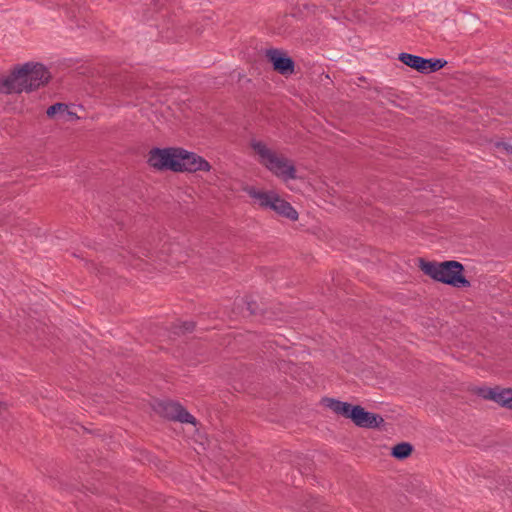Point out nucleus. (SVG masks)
I'll list each match as a JSON object with an SVG mask.
<instances>
[{
    "mask_svg": "<svg viewBox=\"0 0 512 512\" xmlns=\"http://www.w3.org/2000/svg\"><path fill=\"white\" fill-rule=\"evenodd\" d=\"M13 94L32 92L45 85L51 75L48 69L38 62H27L15 66L9 73Z\"/></svg>",
    "mask_w": 512,
    "mask_h": 512,
    "instance_id": "nucleus-1",
    "label": "nucleus"
},
{
    "mask_svg": "<svg viewBox=\"0 0 512 512\" xmlns=\"http://www.w3.org/2000/svg\"><path fill=\"white\" fill-rule=\"evenodd\" d=\"M419 268L434 281L457 288L470 286V282L463 274L464 266L458 261L434 262L419 259Z\"/></svg>",
    "mask_w": 512,
    "mask_h": 512,
    "instance_id": "nucleus-2",
    "label": "nucleus"
},
{
    "mask_svg": "<svg viewBox=\"0 0 512 512\" xmlns=\"http://www.w3.org/2000/svg\"><path fill=\"white\" fill-rule=\"evenodd\" d=\"M163 169H168L173 172H208L211 169V165L203 157L194 152H189L183 148L172 147L162 148V170Z\"/></svg>",
    "mask_w": 512,
    "mask_h": 512,
    "instance_id": "nucleus-3",
    "label": "nucleus"
},
{
    "mask_svg": "<svg viewBox=\"0 0 512 512\" xmlns=\"http://www.w3.org/2000/svg\"><path fill=\"white\" fill-rule=\"evenodd\" d=\"M251 147L258 155L259 163L284 181L295 179L296 168L291 160L270 149L262 141H253Z\"/></svg>",
    "mask_w": 512,
    "mask_h": 512,
    "instance_id": "nucleus-4",
    "label": "nucleus"
},
{
    "mask_svg": "<svg viewBox=\"0 0 512 512\" xmlns=\"http://www.w3.org/2000/svg\"><path fill=\"white\" fill-rule=\"evenodd\" d=\"M162 418L180 423L197 425L196 418L191 415L180 403L174 401L162 402Z\"/></svg>",
    "mask_w": 512,
    "mask_h": 512,
    "instance_id": "nucleus-5",
    "label": "nucleus"
},
{
    "mask_svg": "<svg viewBox=\"0 0 512 512\" xmlns=\"http://www.w3.org/2000/svg\"><path fill=\"white\" fill-rule=\"evenodd\" d=\"M266 57L272 63L273 69L281 75H291L295 70V63L292 58L279 49H269Z\"/></svg>",
    "mask_w": 512,
    "mask_h": 512,
    "instance_id": "nucleus-6",
    "label": "nucleus"
},
{
    "mask_svg": "<svg viewBox=\"0 0 512 512\" xmlns=\"http://www.w3.org/2000/svg\"><path fill=\"white\" fill-rule=\"evenodd\" d=\"M479 395L486 399L494 401L500 406L512 410V388H483L479 390Z\"/></svg>",
    "mask_w": 512,
    "mask_h": 512,
    "instance_id": "nucleus-7",
    "label": "nucleus"
},
{
    "mask_svg": "<svg viewBox=\"0 0 512 512\" xmlns=\"http://www.w3.org/2000/svg\"><path fill=\"white\" fill-rule=\"evenodd\" d=\"M323 401L325 406L335 414L340 415L346 419H350L353 423L357 416L355 414L361 407L360 405H352L348 402H343L334 398H325Z\"/></svg>",
    "mask_w": 512,
    "mask_h": 512,
    "instance_id": "nucleus-8",
    "label": "nucleus"
},
{
    "mask_svg": "<svg viewBox=\"0 0 512 512\" xmlns=\"http://www.w3.org/2000/svg\"><path fill=\"white\" fill-rule=\"evenodd\" d=\"M355 415L357 416L354 424L360 428L375 429L384 424V419L381 415L368 412L362 406Z\"/></svg>",
    "mask_w": 512,
    "mask_h": 512,
    "instance_id": "nucleus-9",
    "label": "nucleus"
},
{
    "mask_svg": "<svg viewBox=\"0 0 512 512\" xmlns=\"http://www.w3.org/2000/svg\"><path fill=\"white\" fill-rule=\"evenodd\" d=\"M270 209L275 211L279 216L285 217L291 221H296L298 219L297 211L289 202L282 199L278 194H276L273 199Z\"/></svg>",
    "mask_w": 512,
    "mask_h": 512,
    "instance_id": "nucleus-10",
    "label": "nucleus"
},
{
    "mask_svg": "<svg viewBox=\"0 0 512 512\" xmlns=\"http://www.w3.org/2000/svg\"><path fill=\"white\" fill-rule=\"evenodd\" d=\"M251 198L257 201L258 205L264 209H270L273 199L276 196L274 191H260L254 187L246 186L243 189Z\"/></svg>",
    "mask_w": 512,
    "mask_h": 512,
    "instance_id": "nucleus-11",
    "label": "nucleus"
},
{
    "mask_svg": "<svg viewBox=\"0 0 512 512\" xmlns=\"http://www.w3.org/2000/svg\"><path fill=\"white\" fill-rule=\"evenodd\" d=\"M399 60L406 66L423 74L424 70H426L425 65L428 63V59L409 53H400Z\"/></svg>",
    "mask_w": 512,
    "mask_h": 512,
    "instance_id": "nucleus-12",
    "label": "nucleus"
},
{
    "mask_svg": "<svg viewBox=\"0 0 512 512\" xmlns=\"http://www.w3.org/2000/svg\"><path fill=\"white\" fill-rule=\"evenodd\" d=\"M412 452L413 446L408 442H402L392 448L391 455L398 460H404L408 458Z\"/></svg>",
    "mask_w": 512,
    "mask_h": 512,
    "instance_id": "nucleus-13",
    "label": "nucleus"
},
{
    "mask_svg": "<svg viewBox=\"0 0 512 512\" xmlns=\"http://www.w3.org/2000/svg\"><path fill=\"white\" fill-rule=\"evenodd\" d=\"M446 64L447 61L444 59H428V63L425 65L426 70H424V74L436 72L443 68Z\"/></svg>",
    "mask_w": 512,
    "mask_h": 512,
    "instance_id": "nucleus-14",
    "label": "nucleus"
},
{
    "mask_svg": "<svg viewBox=\"0 0 512 512\" xmlns=\"http://www.w3.org/2000/svg\"><path fill=\"white\" fill-rule=\"evenodd\" d=\"M147 162L156 171L160 170V148L155 147L150 151Z\"/></svg>",
    "mask_w": 512,
    "mask_h": 512,
    "instance_id": "nucleus-15",
    "label": "nucleus"
},
{
    "mask_svg": "<svg viewBox=\"0 0 512 512\" xmlns=\"http://www.w3.org/2000/svg\"><path fill=\"white\" fill-rule=\"evenodd\" d=\"M10 75L0 76V93L13 94Z\"/></svg>",
    "mask_w": 512,
    "mask_h": 512,
    "instance_id": "nucleus-16",
    "label": "nucleus"
},
{
    "mask_svg": "<svg viewBox=\"0 0 512 512\" xmlns=\"http://www.w3.org/2000/svg\"><path fill=\"white\" fill-rule=\"evenodd\" d=\"M173 29H174V24H172V27H169V26L166 27L165 37L168 41H175L177 39L184 37V35L182 34V29L180 31H178L177 36L173 35V31H172Z\"/></svg>",
    "mask_w": 512,
    "mask_h": 512,
    "instance_id": "nucleus-17",
    "label": "nucleus"
},
{
    "mask_svg": "<svg viewBox=\"0 0 512 512\" xmlns=\"http://www.w3.org/2000/svg\"><path fill=\"white\" fill-rule=\"evenodd\" d=\"M66 106L62 103H56L47 109V115L49 117L55 116L58 112L65 111Z\"/></svg>",
    "mask_w": 512,
    "mask_h": 512,
    "instance_id": "nucleus-18",
    "label": "nucleus"
},
{
    "mask_svg": "<svg viewBox=\"0 0 512 512\" xmlns=\"http://www.w3.org/2000/svg\"><path fill=\"white\" fill-rule=\"evenodd\" d=\"M195 328V324L193 322H185L181 325L180 329L183 333L192 332Z\"/></svg>",
    "mask_w": 512,
    "mask_h": 512,
    "instance_id": "nucleus-19",
    "label": "nucleus"
},
{
    "mask_svg": "<svg viewBox=\"0 0 512 512\" xmlns=\"http://www.w3.org/2000/svg\"><path fill=\"white\" fill-rule=\"evenodd\" d=\"M496 147H502L503 149H505L508 153L512 154V146L507 144V143H504V142H497L496 143Z\"/></svg>",
    "mask_w": 512,
    "mask_h": 512,
    "instance_id": "nucleus-20",
    "label": "nucleus"
},
{
    "mask_svg": "<svg viewBox=\"0 0 512 512\" xmlns=\"http://www.w3.org/2000/svg\"><path fill=\"white\" fill-rule=\"evenodd\" d=\"M9 405L7 402L0 401V414L8 409Z\"/></svg>",
    "mask_w": 512,
    "mask_h": 512,
    "instance_id": "nucleus-21",
    "label": "nucleus"
}]
</instances>
